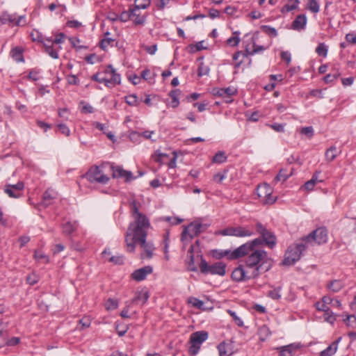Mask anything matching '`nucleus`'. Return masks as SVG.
I'll list each match as a JSON object with an SVG mask.
<instances>
[{"instance_id":"1","label":"nucleus","mask_w":356,"mask_h":356,"mask_svg":"<svg viewBox=\"0 0 356 356\" xmlns=\"http://www.w3.org/2000/svg\"><path fill=\"white\" fill-rule=\"evenodd\" d=\"M129 207L133 221L128 226L125 239L147 238V232L151 227L149 219L145 214L139 211L136 200L130 202Z\"/></svg>"},{"instance_id":"2","label":"nucleus","mask_w":356,"mask_h":356,"mask_svg":"<svg viewBox=\"0 0 356 356\" xmlns=\"http://www.w3.org/2000/svg\"><path fill=\"white\" fill-rule=\"evenodd\" d=\"M307 243L302 237L293 244L289 245L285 252L282 264L284 266H292L300 260L302 254L307 250Z\"/></svg>"},{"instance_id":"3","label":"nucleus","mask_w":356,"mask_h":356,"mask_svg":"<svg viewBox=\"0 0 356 356\" xmlns=\"http://www.w3.org/2000/svg\"><path fill=\"white\" fill-rule=\"evenodd\" d=\"M269 269V266L264 268L263 265L261 264L250 271L243 265H239L232 271L231 277L232 279L235 282H244L246 280L255 279L259 277L261 273L267 272Z\"/></svg>"},{"instance_id":"4","label":"nucleus","mask_w":356,"mask_h":356,"mask_svg":"<svg viewBox=\"0 0 356 356\" xmlns=\"http://www.w3.org/2000/svg\"><path fill=\"white\" fill-rule=\"evenodd\" d=\"M267 263L268 258L266 252L262 250H253L246 259L245 267L250 271L261 264L263 265L264 268H266L268 266L270 268V264L266 266Z\"/></svg>"},{"instance_id":"5","label":"nucleus","mask_w":356,"mask_h":356,"mask_svg":"<svg viewBox=\"0 0 356 356\" xmlns=\"http://www.w3.org/2000/svg\"><path fill=\"white\" fill-rule=\"evenodd\" d=\"M147 238H138L135 239H125V243L127 245V251L129 252H133L135 250L136 244L139 243L140 246L143 249L145 257L147 259H151L153 256V251L154 250V245L150 242H147Z\"/></svg>"},{"instance_id":"6","label":"nucleus","mask_w":356,"mask_h":356,"mask_svg":"<svg viewBox=\"0 0 356 356\" xmlns=\"http://www.w3.org/2000/svg\"><path fill=\"white\" fill-rule=\"evenodd\" d=\"M200 272L207 275H218L223 276L226 273V264L223 262H216L211 265L208 264L207 261L201 256V261L199 264Z\"/></svg>"},{"instance_id":"7","label":"nucleus","mask_w":356,"mask_h":356,"mask_svg":"<svg viewBox=\"0 0 356 356\" xmlns=\"http://www.w3.org/2000/svg\"><path fill=\"white\" fill-rule=\"evenodd\" d=\"M209 337L207 331H197L192 333L190 337V346L188 348V353L192 355H196L200 349V346Z\"/></svg>"},{"instance_id":"8","label":"nucleus","mask_w":356,"mask_h":356,"mask_svg":"<svg viewBox=\"0 0 356 356\" xmlns=\"http://www.w3.org/2000/svg\"><path fill=\"white\" fill-rule=\"evenodd\" d=\"M302 238L308 245L314 242L318 245L325 244L327 242L328 231L326 227H321Z\"/></svg>"},{"instance_id":"9","label":"nucleus","mask_w":356,"mask_h":356,"mask_svg":"<svg viewBox=\"0 0 356 356\" xmlns=\"http://www.w3.org/2000/svg\"><path fill=\"white\" fill-rule=\"evenodd\" d=\"M84 177L88 179L90 183H99L106 184L109 181V177L104 175L100 167L93 165L89 168L88 172L84 175Z\"/></svg>"},{"instance_id":"10","label":"nucleus","mask_w":356,"mask_h":356,"mask_svg":"<svg viewBox=\"0 0 356 356\" xmlns=\"http://www.w3.org/2000/svg\"><path fill=\"white\" fill-rule=\"evenodd\" d=\"M216 235L229 236L236 237L251 236L254 232L245 227H228L216 232Z\"/></svg>"},{"instance_id":"11","label":"nucleus","mask_w":356,"mask_h":356,"mask_svg":"<svg viewBox=\"0 0 356 356\" xmlns=\"http://www.w3.org/2000/svg\"><path fill=\"white\" fill-rule=\"evenodd\" d=\"M202 225L196 222H191L184 227L181 233V239L184 243L190 241L194 237L197 236L202 232Z\"/></svg>"},{"instance_id":"12","label":"nucleus","mask_w":356,"mask_h":356,"mask_svg":"<svg viewBox=\"0 0 356 356\" xmlns=\"http://www.w3.org/2000/svg\"><path fill=\"white\" fill-rule=\"evenodd\" d=\"M272 193L273 189L268 184L264 183L257 186V194L264 204H272L276 201L277 197L273 196Z\"/></svg>"},{"instance_id":"13","label":"nucleus","mask_w":356,"mask_h":356,"mask_svg":"<svg viewBox=\"0 0 356 356\" xmlns=\"http://www.w3.org/2000/svg\"><path fill=\"white\" fill-rule=\"evenodd\" d=\"M31 36L33 41H37L43 44L45 52L52 58L58 59L59 58L58 50L61 49L60 46L56 49H53L52 44H49L47 42H45L44 35H42L38 31L32 32Z\"/></svg>"},{"instance_id":"14","label":"nucleus","mask_w":356,"mask_h":356,"mask_svg":"<svg viewBox=\"0 0 356 356\" xmlns=\"http://www.w3.org/2000/svg\"><path fill=\"white\" fill-rule=\"evenodd\" d=\"M257 232L261 235L264 243L270 248H273L276 245L275 235L268 230L261 222H258L255 225Z\"/></svg>"},{"instance_id":"15","label":"nucleus","mask_w":356,"mask_h":356,"mask_svg":"<svg viewBox=\"0 0 356 356\" xmlns=\"http://www.w3.org/2000/svg\"><path fill=\"white\" fill-rule=\"evenodd\" d=\"M24 188V183L18 181L16 184H6L4 187V193L11 198H19L22 196Z\"/></svg>"},{"instance_id":"16","label":"nucleus","mask_w":356,"mask_h":356,"mask_svg":"<svg viewBox=\"0 0 356 356\" xmlns=\"http://www.w3.org/2000/svg\"><path fill=\"white\" fill-rule=\"evenodd\" d=\"M113 178H124L125 181L128 182L134 179L131 171L124 170L121 166L113 165H111Z\"/></svg>"},{"instance_id":"17","label":"nucleus","mask_w":356,"mask_h":356,"mask_svg":"<svg viewBox=\"0 0 356 356\" xmlns=\"http://www.w3.org/2000/svg\"><path fill=\"white\" fill-rule=\"evenodd\" d=\"M22 19H24V16L17 17L16 14H10L8 12H3L0 15V26L6 24L12 26H19Z\"/></svg>"},{"instance_id":"18","label":"nucleus","mask_w":356,"mask_h":356,"mask_svg":"<svg viewBox=\"0 0 356 356\" xmlns=\"http://www.w3.org/2000/svg\"><path fill=\"white\" fill-rule=\"evenodd\" d=\"M153 268L151 266H145L143 268L134 270L131 273V277L132 280L136 282H141L145 280L147 276L151 274Z\"/></svg>"},{"instance_id":"19","label":"nucleus","mask_w":356,"mask_h":356,"mask_svg":"<svg viewBox=\"0 0 356 356\" xmlns=\"http://www.w3.org/2000/svg\"><path fill=\"white\" fill-rule=\"evenodd\" d=\"M252 251L253 250L250 244L248 242H247L232 251L231 257L234 259H236L248 254L250 252Z\"/></svg>"},{"instance_id":"20","label":"nucleus","mask_w":356,"mask_h":356,"mask_svg":"<svg viewBox=\"0 0 356 356\" xmlns=\"http://www.w3.org/2000/svg\"><path fill=\"white\" fill-rule=\"evenodd\" d=\"M57 196L58 194L54 190L51 188L47 189L42 195L40 205L44 208L49 207L52 204L53 200L57 198Z\"/></svg>"},{"instance_id":"21","label":"nucleus","mask_w":356,"mask_h":356,"mask_svg":"<svg viewBox=\"0 0 356 356\" xmlns=\"http://www.w3.org/2000/svg\"><path fill=\"white\" fill-rule=\"evenodd\" d=\"M131 15L135 25H143L146 21V16L141 15L140 10L135 7L131 8Z\"/></svg>"},{"instance_id":"22","label":"nucleus","mask_w":356,"mask_h":356,"mask_svg":"<svg viewBox=\"0 0 356 356\" xmlns=\"http://www.w3.org/2000/svg\"><path fill=\"white\" fill-rule=\"evenodd\" d=\"M105 73L110 76V79H108L109 81H107L108 83H113V84H120L121 82L120 75L118 74L115 70L112 67V65H108V67L105 70Z\"/></svg>"},{"instance_id":"23","label":"nucleus","mask_w":356,"mask_h":356,"mask_svg":"<svg viewBox=\"0 0 356 356\" xmlns=\"http://www.w3.org/2000/svg\"><path fill=\"white\" fill-rule=\"evenodd\" d=\"M307 24V17L305 15H299L293 20L291 27L293 30L300 31L305 29Z\"/></svg>"},{"instance_id":"24","label":"nucleus","mask_w":356,"mask_h":356,"mask_svg":"<svg viewBox=\"0 0 356 356\" xmlns=\"http://www.w3.org/2000/svg\"><path fill=\"white\" fill-rule=\"evenodd\" d=\"M149 292L146 290H142L136 293L135 297L131 300L133 304L142 303L144 305L149 299Z\"/></svg>"},{"instance_id":"25","label":"nucleus","mask_w":356,"mask_h":356,"mask_svg":"<svg viewBox=\"0 0 356 356\" xmlns=\"http://www.w3.org/2000/svg\"><path fill=\"white\" fill-rule=\"evenodd\" d=\"M78 222L76 221H67L62 225L63 234L65 236L71 235L78 228Z\"/></svg>"},{"instance_id":"26","label":"nucleus","mask_w":356,"mask_h":356,"mask_svg":"<svg viewBox=\"0 0 356 356\" xmlns=\"http://www.w3.org/2000/svg\"><path fill=\"white\" fill-rule=\"evenodd\" d=\"M299 348L300 346L293 343L281 347L280 348V356H294L296 350Z\"/></svg>"},{"instance_id":"27","label":"nucleus","mask_w":356,"mask_h":356,"mask_svg":"<svg viewBox=\"0 0 356 356\" xmlns=\"http://www.w3.org/2000/svg\"><path fill=\"white\" fill-rule=\"evenodd\" d=\"M194 247L191 245L188 250V260L186 261L187 268L189 271L196 272L197 268L195 265Z\"/></svg>"},{"instance_id":"28","label":"nucleus","mask_w":356,"mask_h":356,"mask_svg":"<svg viewBox=\"0 0 356 356\" xmlns=\"http://www.w3.org/2000/svg\"><path fill=\"white\" fill-rule=\"evenodd\" d=\"M10 56L16 61V62H22L24 61L23 56V51L19 47H15L13 48L10 51Z\"/></svg>"},{"instance_id":"29","label":"nucleus","mask_w":356,"mask_h":356,"mask_svg":"<svg viewBox=\"0 0 356 356\" xmlns=\"http://www.w3.org/2000/svg\"><path fill=\"white\" fill-rule=\"evenodd\" d=\"M338 341H334L331 345L320 353V356H332L337 350Z\"/></svg>"},{"instance_id":"30","label":"nucleus","mask_w":356,"mask_h":356,"mask_svg":"<svg viewBox=\"0 0 356 356\" xmlns=\"http://www.w3.org/2000/svg\"><path fill=\"white\" fill-rule=\"evenodd\" d=\"M181 92L179 90H173L170 92L169 96L171 98V101L168 102V104L173 108H176L179 104L178 97L180 95Z\"/></svg>"},{"instance_id":"31","label":"nucleus","mask_w":356,"mask_h":356,"mask_svg":"<svg viewBox=\"0 0 356 356\" xmlns=\"http://www.w3.org/2000/svg\"><path fill=\"white\" fill-rule=\"evenodd\" d=\"M232 252L231 250H214L212 251V256L213 257L217 259H220L223 257H227V259H233L232 257H231V254H232Z\"/></svg>"},{"instance_id":"32","label":"nucleus","mask_w":356,"mask_h":356,"mask_svg":"<svg viewBox=\"0 0 356 356\" xmlns=\"http://www.w3.org/2000/svg\"><path fill=\"white\" fill-rule=\"evenodd\" d=\"M338 154L339 152H337V147L335 146H331L326 150L325 156L326 160L329 162H331L337 158Z\"/></svg>"},{"instance_id":"33","label":"nucleus","mask_w":356,"mask_h":356,"mask_svg":"<svg viewBox=\"0 0 356 356\" xmlns=\"http://www.w3.org/2000/svg\"><path fill=\"white\" fill-rule=\"evenodd\" d=\"M271 334L270 330L268 326L264 325L259 328L258 335L259 340L261 341H266V339Z\"/></svg>"},{"instance_id":"34","label":"nucleus","mask_w":356,"mask_h":356,"mask_svg":"<svg viewBox=\"0 0 356 356\" xmlns=\"http://www.w3.org/2000/svg\"><path fill=\"white\" fill-rule=\"evenodd\" d=\"M110 35L109 32H106L104 34V38L100 42V47L103 50H106L108 46H113V42L115 41L114 39L108 37Z\"/></svg>"},{"instance_id":"35","label":"nucleus","mask_w":356,"mask_h":356,"mask_svg":"<svg viewBox=\"0 0 356 356\" xmlns=\"http://www.w3.org/2000/svg\"><path fill=\"white\" fill-rule=\"evenodd\" d=\"M281 291H282L281 286L275 287L272 290H270L268 292L267 296H268V297H269L270 298H271L273 300H278L282 297Z\"/></svg>"},{"instance_id":"36","label":"nucleus","mask_w":356,"mask_h":356,"mask_svg":"<svg viewBox=\"0 0 356 356\" xmlns=\"http://www.w3.org/2000/svg\"><path fill=\"white\" fill-rule=\"evenodd\" d=\"M227 156L225 152L219 151L213 157L212 162L215 163H222L227 161Z\"/></svg>"},{"instance_id":"37","label":"nucleus","mask_w":356,"mask_h":356,"mask_svg":"<svg viewBox=\"0 0 356 356\" xmlns=\"http://www.w3.org/2000/svg\"><path fill=\"white\" fill-rule=\"evenodd\" d=\"M328 47L327 46L323 43H319L318 45L316 48V53L319 56L323 58H325L327 56Z\"/></svg>"},{"instance_id":"38","label":"nucleus","mask_w":356,"mask_h":356,"mask_svg":"<svg viewBox=\"0 0 356 356\" xmlns=\"http://www.w3.org/2000/svg\"><path fill=\"white\" fill-rule=\"evenodd\" d=\"M222 92V98L225 99L226 102H229V99L236 93V89L232 87L222 88L220 90Z\"/></svg>"},{"instance_id":"39","label":"nucleus","mask_w":356,"mask_h":356,"mask_svg":"<svg viewBox=\"0 0 356 356\" xmlns=\"http://www.w3.org/2000/svg\"><path fill=\"white\" fill-rule=\"evenodd\" d=\"M292 175V172L288 174L286 172V170L285 169H281L278 174L276 175V177L274 179V181H285L291 175Z\"/></svg>"},{"instance_id":"40","label":"nucleus","mask_w":356,"mask_h":356,"mask_svg":"<svg viewBox=\"0 0 356 356\" xmlns=\"http://www.w3.org/2000/svg\"><path fill=\"white\" fill-rule=\"evenodd\" d=\"M227 346L228 345L225 343V341H222L218 344L217 348L218 350L220 356H231L232 355V352L228 353Z\"/></svg>"},{"instance_id":"41","label":"nucleus","mask_w":356,"mask_h":356,"mask_svg":"<svg viewBox=\"0 0 356 356\" xmlns=\"http://www.w3.org/2000/svg\"><path fill=\"white\" fill-rule=\"evenodd\" d=\"M343 286V284L340 280H333L327 285L328 289L333 292L339 291Z\"/></svg>"},{"instance_id":"42","label":"nucleus","mask_w":356,"mask_h":356,"mask_svg":"<svg viewBox=\"0 0 356 356\" xmlns=\"http://www.w3.org/2000/svg\"><path fill=\"white\" fill-rule=\"evenodd\" d=\"M306 8L313 13H318L320 10V6L317 0H310L307 4Z\"/></svg>"},{"instance_id":"43","label":"nucleus","mask_w":356,"mask_h":356,"mask_svg":"<svg viewBox=\"0 0 356 356\" xmlns=\"http://www.w3.org/2000/svg\"><path fill=\"white\" fill-rule=\"evenodd\" d=\"M300 134L306 136L309 139L312 138L314 135V131L312 126L302 127Z\"/></svg>"},{"instance_id":"44","label":"nucleus","mask_w":356,"mask_h":356,"mask_svg":"<svg viewBox=\"0 0 356 356\" xmlns=\"http://www.w3.org/2000/svg\"><path fill=\"white\" fill-rule=\"evenodd\" d=\"M129 139L134 143H140L142 141V135L138 131H131L129 134Z\"/></svg>"},{"instance_id":"45","label":"nucleus","mask_w":356,"mask_h":356,"mask_svg":"<svg viewBox=\"0 0 356 356\" xmlns=\"http://www.w3.org/2000/svg\"><path fill=\"white\" fill-rule=\"evenodd\" d=\"M150 5V0H135L134 6L138 9H145Z\"/></svg>"},{"instance_id":"46","label":"nucleus","mask_w":356,"mask_h":356,"mask_svg":"<svg viewBox=\"0 0 356 356\" xmlns=\"http://www.w3.org/2000/svg\"><path fill=\"white\" fill-rule=\"evenodd\" d=\"M227 313L232 317L234 323L238 326V327H243V321L241 320L240 317L237 316L235 312L232 311L230 309L227 310Z\"/></svg>"},{"instance_id":"47","label":"nucleus","mask_w":356,"mask_h":356,"mask_svg":"<svg viewBox=\"0 0 356 356\" xmlns=\"http://www.w3.org/2000/svg\"><path fill=\"white\" fill-rule=\"evenodd\" d=\"M118 307V301L115 299L108 298L106 302V308L107 310H113Z\"/></svg>"},{"instance_id":"48","label":"nucleus","mask_w":356,"mask_h":356,"mask_svg":"<svg viewBox=\"0 0 356 356\" xmlns=\"http://www.w3.org/2000/svg\"><path fill=\"white\" fill-rule=\"evenodd\" d=\"M343 321L348 326L354 327L356 325V316L354 314L346 315Z\"/></svg>"},{"instance_id":"49","label":"nucleus","mask_w":356,"mask_h":356,"mask_svg":"<svg viewBox=\"0 0 356 356\" xmlns=\"http://www.w3.org/2000/svg\"><path fill=\"white\" fill-rule=\"evenodd\" d=\"M209 72V69L207 66L204 65L203 63H201L198 67L197 70V75L201 77L204 75L208 74Z\"/></svg>"},{"instance_id":"50","label":"nucleus","mask_w":356,"mask_h":356,"mask_svg":"<svg viewBox=\"0 0 356 356\" xmlns=\"http://www.w3.org/2000/svg\"><path fill=\"white\" fill-rule=\"evenodd\" d=\"M57 128H58V131L61 134L65 135V136H70V130L69 127L65 124L60 123V124H57Z\"/></svg>"},{"instance_id":"51","label":"nucleus","mask_w":356,"mask_h":356,"mask_svg":"<svg viewBox=\"0 0 356 356\" xmlns=\"http://www.w3.org/2000/svg\"><path fill=\"white\" fill-rule=\"evenodd\" d=\"M315 307L317 310L325 312V314H328L330 312V307L327 305H325V304L323 303V302H317L315 304Z\"/></svg>"},{"instance_id":"52","label":"nucleus","mask_w":356,"mask_h":356,"mask_svg":"<svg viewBox=\"0 0 356 356\" xmlns=\"http://www.w3.org/2000/svg\"><path fill=\"white\" fill-rule=\"evenodd\" d=\"M261 29L264 32L273 37H275L277 35V30L275 28L270 27L269 26H262Z\"/></svg>"},{"instance_id":"53","label":"nucleus","mask_w":356,"mask_h":356,"mask_svg":"<svg viewBox=\"0 0 356 356\" xmlns=\"http://www.w3.org/2000/svg\"><path fill=\"white\" fill-rule=\"evenodd\" d=\"M8 337L7 331H0V348L6 346Z\"/></svg>"},{"instance_id":"54","label":"nucleus","mask_w":356,"mask_h":356,"mask_svg":"<svg viewBox=\"0 0 356 356\" xmlns=\"http://www.w3.org/2000/svg\"><path fill=\"white\" fill-rule=\"evenodd\" d=\"M38 281L39 279L35 273L30 274L26 277L27 283L31 286L37 284Z\"/></svg>"},{"instance_id":"55","label":"nucleus","mask_w":356,"mask_h":356,"mask_svg":"<svg viewBox=\"0 0 356 356\" xmlns=\"http://www.w3.org/2000/svg\"><path fill=\"white\" fill-rule=\"evenodd\" d=\"M65 38L66 35L63 33H59L56 34L54 38V44H59L63 43Z\"/></svg>"},{"instance_id":"56","label":"nucleus","mask_w":356,"mask_h":356,"mask_svg":"<svg viewBox=\"0 0 356 356\" xmlns=\"http://www.w3.org/2000/svg\"><path fill=\"white\" fill-rule=\"evenodd\" d=\"M227 172V170H224L223 173L218 172L214 175L213 177V181L217 183H221L226 178Z\"/></svg>"},{"instance_id":"57","label":"nucleus","mask_w":356,"mask_h":356,"mask_svg":"<svg viewBox=\"0 0 356 356\" xmlns=\"http://www.w3.org/2000/svg\"><path fill=\"white\" fill-rule=\"evenodd\" d=\"M109 261L115 264L121 265L124 263V257L122 255L112 256L110 257Z\"/></svg>"},{"instance_id":"58","label":"nucleus","mask_w":356,"mask_h":356,"mask_svg":"<svg viewBox=\"0 0 356 356\" xmlns=\"http://www.w3.org/2000/svg\"><path fill=\"white\" fill-rule=\"evenodd\" d=\"M120 19L122 22H127L129 19H131V8L127 11H123L120 15Z\"/></svg>"},{"instance_id":"59","label":"nucleus","mask_w":356,"mask_h":356,"mask_svg":"<svg viewBox=\"0 0 356 356\" xmlns=\"http://www.w3.org/2000/svg\"><path fill=\"white\" fill-rule=\"evenodd\" d=\"M160 155V151L156 150L152 157L156 163H158L159 165H162L164 163V159Z\"/></svg>"},{"instance_id":"60","label":"nucleus","mask_w":356,"mask_h":356,"mask_svg":"<svg viewBox=\"0 0 356 356\" xmlns=\"http://www.w3.org/2000/svg\"><path fill=\"white\" fill-rule=\"evenodd\" d=\"M324 317L325 321L330 323V324H334L336 321V316L331 310L328 314H325V312H324Z\"/></svg>"},{"instance_id":"61","label":"nucleus","mask_w":356,"mask_h":356,"mask_svg":"<svg viewBox=\"0 0 356 356\" xmlns=\"http://www.w3.org/2000/svg\"><path fill=\"white\" fill-rule=\"evenodd\" d=\"M165 220L171 225H177L182 222L183 220L177 217H166Z\"/></svg>"},{"instance_id":"62","label":"nucleus","mask_w":356,"mask_h":356,"mask_svg":"<svg viewBox=\"0 0 356 356\" xmlns=\"http://www.w3.org/2000/svg\"><path fill=\"white\" fill-rule=\"evenodd\" d=\"M248 243L250 244L252 250H254L255 247L263 244L264 241L262 239L257 238H254V240L248 241Z\"/></svg>"},{"instance_id":"63","label":"nucleus","mask_w":356,"mask_h":356,"mask_svg":"<svg viewBox=\"0 0 356 356\" xmlns=\"http://www.w3.org/2000/svg\"><path fill=\"white\" fill-rule=\"evenodd\" d=\"M79 324L83 328L88 327L91 324V320L89 317L85 316L79 320Z\"/></svg>"},{"instance_id":"64","label":"nucleus","mask_w":356,"mask_h":356,"mask_svg":"<svg viewBox=\"0 0 356 356\" xmlns=\"http://www.w3.org/2000/svg\"><path fill=\"white\" fill-rule=\"evenodd\" d=\"M240 38L238 36H233L227 39V43L232 47H236L238 44Z\"/></svg>"}]
</instances>
